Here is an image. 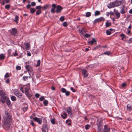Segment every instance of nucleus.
<instances>
[{
	"label": "nucleus",
	"instance_id": "27",
	"mask_svg": "<svg viewBox=\"0 0 132 132\" xmlns=\"http://www.w3.org/2000/svg\"><path fill=\"white\" fill-rule=\"evenodd\" d=\"M25 93L26 95L28 97L30 98L31 97V95L29 93L28 91L25 92Z\"/></svg>",
	"mask_w": 132,
	"mask_h": 132
},
{
	"label": "nucleus",
	"instance_id": "23",
	"mask_svg": "<svg viewBox=\"0 0 132 132\" xmlns=\"http://www.w3.org/2000/svg\"><path fill=\"white\" fill-rule=\"evenodd\" d=\"M125 7L124 6H122L121 7V10H120V13L121 14H123L125 13V10L124 9L125 8Z\"/></svg>",
	"mask_w": 132,
	"mask_h": 132
},
{
	"label": "nucleus",
	"instance_id": "31",
	"mask_svg": "<svg viewBox=\"0 0 132 132\" xmlns=\"http://www.w3.org/2000/svg\"><path fill=\"white\" fill-rule=\"evenodd\" d=\"M30 12L31 13H34L35 11V10L34 8H31L30 10Z\"/></svg>",
	"mask_w": 132,
	"mask_h": 132
},
{
	"label": "nucleus",
	"instance_id": "49",
	"mask_svg": "<svg viewBox=\"0 0 132 132\" xmlns=\"http://www.w3.org/2000/svg\"><path fill=\"white\" fill-rule=\"evenodd\" d=\"M16 69L17 70H20L21 69V67L19 66H17L16 67Z\"/></svg>",
	"mask_w": 132,
	"mask_h": 132
},
{
	"label": "nucleus",
	"instance_id": "44",
	"mask_svg": "<svg viewBox=\"0 0 132 132\" xmlns=\"http://www.w3.org/2000/svg\"><path fill=\"white\" fill-rule=\"evenodd\" d=\"M63 25L65 27H66L67 26L68 24L67 23V22H64L63 23Z\"/></svg>",
	"mask_w": 132,
	"mask_h": 132
},
{
	"label": "nucleus",
	"instance_id": "4",
	"mask_svg": "<svg viewBox=\"0 0 132 132\" xmlns=\"http://www.w3.org/2000/svg\"><path fill=\"white\" fill-rule=\"evenodd\" d=\"M43 132H46L48 130L47 125L45 124H43L42 128Z\"/></svg>",
	"mask_w": 132,
	"mask_h": 132
},
{
	"label": "nucleus",
	"instance_id": "45",
	"mask_svg": "<svg viewBox=\"0 0 132 132\" xmlns=\"http://www.w3.org/2000/svg\"><path fill=\"white\" fill-rule=\"evenodd\" d=\"M60 20L61 21H63L64 20V16H61L60 19Z\"/></svg>",
	"mask_w": 132,
	"mask_h": 132
},
{
	"label": "nucleus",
	"instance_id": "16",
	"mask_svg": "<svg viewBox=\"0 0 132 132\" xmlns=\"http://www.w3.org/2000/svg\"><path fill=\"white\" fill-rule=\"evenodd\" d=\"M115 7L118 6H120L121 4V2L120 1H116L114 2Z\"/></svg>",
	"mask_w": 132,
	"mask_h": 132
},
{
	"label": "nucleus",
	"instance_id": "25",
	"mask_svg": "<svg viewBox=\"0 0 132 132\" xmlns=\"http://www.w3.org/2000/svg\"><path fill=\"white\" fill-rule=\"evenodd\" d=\"M96 42V41L95 39L94 38H93L92 40L89 42H88V43L89 44H90L91 45H92L93 44L94 42Z\"/></svg>",
	"mask_w": 132,
	"mask_h": 132
},
{
	"label": "nucleus",
	"instance_id": "60",
	"mask_svg": "<svg viewBox=\"0 0 132 132\" xmlns=\"http://www.w3.org/2000/svg\"><path fill=\"white\" fill-rule=\"evenodd\" d=\"M27 54L28 56H30L31 55V54L30 53V52L28 51L27 52Z\"/></svg>",
	"mask_w": 132,
	"mask_h": 132
},
{
	"label": "nucleus",
	"instance_id": "41",
	"mask_svg": "<svg viewBox=\"0 0 132 132\" xmlns=\"http://www.w3.org/2000/svg\"><path fill=\"white\" fill-rule=\"evenodd\" d=\"M40 60H38L37 62V64L36 65V67H37L39 66L40 65Z\"/></svg>",
	"mask_w": 132,
	"mask_h": 132
},
{
	"label": "nucleus",
	"instance_id": "7",
	"mask_svg": "<svg viewBox=\"0 0 132 132\" xmlns=\"http://www.w3.org/2000/svg\"><path fill=\"white\" fill-rule=\"evenodd\" d=\"M61 91L63 93H65L66 95L67 96H69L70 95V92L69 91H67L66 89L64 88H62L61 89Z\"/></svg>",
	"mask_w": 132,
	"mask_h": 132
},
{
	"label": "nucleus",
	"instance_id": "26",
	"mask_svg": "<svg viewBox=\"0 0 132 132\" xmlns=\"http://www.w3.org/2000/svg\"><path fill=\"white\" fill-rule=\"evenodd\" d=\"M24 92H27L29 91V90L30 89V86H26L25 88Z\"/></svg>",
	"mask_w": 132,
	"mask_h": 132
},
{
	"label": "nucleus",
	"instance_id": "50",
	"mask_svg": "<svg viewBox=\"0 0 132 132\" xmlns=\"http://www.w3.org/2000/svg\"><path fill=\"white\" fill-rule=\"evenodd\" d=\"M51 122L53 124H55V121L54 119H53L51 120Z\"/></svg>",
	"mask_w": 132,
	"mask_h": 132
},
{
	"label": "nucleus",
	"instance_id": "10",
	"mask_svg": "<svg viewBox=\"0 0 132 132\" xmlns=\"http://www.w3.org/2000/svg\"><path fill=\"white\" fill-rule=\"evenodd\" d=\"M52 8L51 10V12L52 13H54L55 12V9H56V6L55 4H53L52 5Z\"/></svg>",
	"mask_w": 132,
	"mask_h": 132
},
{
	"label": "nucleus",
	"instance_id": "9",
	"mask_svg": "<svg viewBox=\"0 0 132 132\" xmlns=\"http://www.w3.org/2000/svg\"><path fill=\"white\" fill-rule=\"evenodd\" d=\"M33 119L35 121L37 122L39 124H40L42 123V121L41 119L35 117L33 118Z\"/></svg>",
	"mask_w": 132,
	"mask_h": 132
},
{
	"label": "nucleus",
	"instance_id": "35",
	"mask_svg": "<svg viewBox=\"0 0 132 132\" xmlns=\"http://www.w3.org/2000/svg\"><path fill=\"white\" fill-rule=\"evenodd\" d=\"M100 14V12L98 11H96L95 12V16L99 15Z\"/></svg>",
	"mask_w": 132,
	"mask_h": 132
},
{
	"label": "nucleus",
	"instance_id": "64",
	"mask_svg": "<svg viewBox=\"0 0 132 132\" xmlns=\"http://www.w3.org/2000/svg\"><path fill=\"white\" fill-rule=\"evenodd\" d=\"M18 53H17L16 52H15L14 53V54H13V55L14 56H17L18 55Z\"/></svg>",
	"mask_w": 132,
	"mask_h": 132
},
{
	"label": "nucleus",
	"instance_id": "30",
	"mask_svg": "<svg viewBox=\"0 0 132 132\" xmlns=\"http://www.w3.org/2000/svg\"><path fill=\"white\" fill-rule=\"evenodd\" d=\"M11 99L13 101H15L16 100V97L13 96H12L11 97Z\"/></svg>",
	"mask_w": 132,
	"mask_h": 132
},
{
	"label": "nucleus",
	"instance_id": "6",
	"mask_svg": "<svg viewBox=\"0 0 132 132\" xmlns=\"http://www.w3.org/2000/svg\"><path fill=\"white\" fill-rule=\"evenodd\" d=\"M14 93L15 95L17 96L19 98H21L22 96V94L20 93L18 90L14 91Z\"/></svg>",
	"mask_w": 132,
	"mask_h": 132
},
{
	"label": "nucleus",
	"instance_id": "59",
	"mask_svg": "<svg viewBox=\"0 0 132 132\" xmlns=\"http://www.w3.org/2000/svg\"><path fill=\"white\" fill-rule=\"evenodd\" d=\"M5 81L6 83H7V84H8L9 82H10L9 79H6L5 80Z\"/></svg>",
	"mask_w": 132,
	"mask_h": 132
},
{
	"label": "nucleus",
	"instance_id": "21",
	"mask_svg": "<svg viewBox=\"0 0 132 132\" xmlns=\"http://www.w3.org/2000/svg\"><path fill=\"white\" fill-rule=\"evenodd\" d=\"M50 6L49 4H47L44 6L42 7V9L44 10L48 9Z\"/></svg>",
	"mask_w": 132,
	"mask_h": 132
},
{
	"label": "nucleus",
	"instance_id": "22",
	"mask_svg": "<svg viewBox=\"0 0 132 132\" xmlns=\"http://www.w3.org/2000/svg\"><path fill=\"white\" fill-rule=\"evenodd\" d=\"M2 2L1 3V4L3 5H4L6 3H8L9 2V0H2Z\"/></svg>",
	"mask_w": 132,
	"mask_h": 132
},
{
	"label": "nucleus",
	"instance_id": "38",
	"mask_svg": "<svg viewBox=\"0 0 132 132\" xmlns=\"http://www.w3.org/2000/svg\"><path fill=\"white\" fill-rule=\"evenodd\" d=\"M90 127V126L89 125H86L85 126V128L86 130L89 129Z\"/></svg>",
	"mask_w": 132,
	"mask_h": 132
},
{
	"label": "nucleus",
	"instance_id": "47",
	"mask_svg": "<svg viewBox=\"0 0 132 132\" xmlns=\"http://www.w3.org/2000/svg\"><path fill=\"white\" fill-rule=\"evenodd\" d=\"M29 67L30 66L29 65H27L25 67L26 69L28 71H29Z\"/></svg>",
	"mask_w": 132,
	"mask_h": 132
},
{
	"label": "nucleus",
	"instance_id": "13",
	"mask_svg": "<svg viewBox=\"0 0 132 132\" xmlns=\"http://www.w3.org/2000/svg\"><path fill=\"white\" fill-rule=\"evenodd\" d=\"M82 74L84 77H87L88 76L87 71L85 69H83L82 70Z\"/></svg>",
	"mask_w": 132,
	"mask_h": 132
},
{
	"label": "nucleus",
	"instance_id": "3",
	"mask_svg": "<svg viewBox=\"0 0 132 132\" xmlns=\"http://www.w3.org/2000/svg\"><path fill=\"white\" fill-rule=\"evenodd\" d=\"M104 21V19L103 18L100 17L99 18L95 19L93 23L95 24L97 22H100L103 21Z\"/></svg>",
	"mask_w": 132,
	"mask_h": 132
},
{
	"label": "nucleus",
	"instance_id": "55",
	"mask_svg": "<svg viewBox=\"0 0 132 132\" xmlns=\"http://www.w3.org/2000/svg\"><path fill=\"white\" fill-rule=\"evenodd\" d=\"M36 5V3L34 2H32L31 4V5L32 6H34Z\"/></svg>",
	"mask_w": 132,
	"mask_h": 132
},
{
	"label": "nucleus",
	"instance_id": "46",
	"mask_svg": "<svg viewBox=\"0 0 132 132\" xmlns=\"http://www.w3.org/2000/svg\"><path fill=\"white\" fill-rule=\"evenodd\" d=\"M90 35L88 34H86L84 36L86 37H88L90 36Z\"/></svg>",
	"mask_w": 132,
	"mask_h": 132
},
{
	"label": "nucleus",
	"instance_id": "42",
	"mask_svg": "<svg viewBox=\"0 0 132 132\" xmlns=\"http://www.w3.org/2000/svg\"><path fill=\"white\" fill-rule=\"evenodd\" d=\"M106 34L107 35H109L111 34V32L109 30H107L106 31Z\"/></svg>",
	"mask_w": 132,
	"mask_h": 132
},
{
	"label": "nucleus",
	"instance_id": "62",
	"mask_svg": "<svg viewBox=\"0 0 132 132\" xmlns=\"http://www.w3.org/2000/svg\"><path fill=\"white\" fill-rule=\"evenodd\" d=\"M30 7H31V6L29 4H28L27 6V7L28 8V9H29L30 8Z\"/></svg>",
	"mask_w": 132,
	"mask_h": 132
},
{
	"label": "nucleus",
	"instance_id": "61",
	"mask_svg": "<svg viewBox=\"0 0 132 132\" xmlns=\"http://www.w3.org/2000/svg\"><path fill=\"white\" fill-rule=\"evenodd\" d=\"M28 108V107H24L23 108V109L24 111H26L27 110V109Z\"/></svg>",
	"mask_w": 132,
	"mask_h": 132
},
{
	"label": "nucleus",
	"instance_id": "39",
	"mask_svg": "<svg viewBox=\"0 0 132 132\" xmlns=\"http://www.w3.org/2000/svg\"><path fill=\"white\" fill-rule=\"evenodd\" d=\"M5 8L7 10H9L10 8V5L9 4L6 5L5 6Z\"/></svg>",
	"mask_w": 132,
	"mask_h": 132
},
{
	"label": "nucleus",
	"instance_id": "40",
	"mask_svg": "<svg viewBox=\"0 0 132 132\" xmlns=\"http://www.w3.org/2000/svg\"><path fill=\"white\" fill-rule=\"evenodd\" d=\"M18 17L16 15H15V20H14V21L16 23H18Z\"/></svg>",
	"mask_w": 132,
	"mask_h": 132
},
{
	"label": "nucleus",
	"instance_id": "36",
	"mask_svg": "<svg viewBox=\"0 0 132 132\" xmlns=\"http://www.w3.org/2000/svg\"><path fill=\"white\" fill-rule=\"evenodd\" d=\"M43 103L45 106L47 105L48 104V102L47 100H45L43 102Z\"/></svg>",
	"mask_w": 132,
	"mask_h": 132
},
{
	"label": "nucleus",
	"instance_id": "15",
	"mask_svg": "<svg viewBox=\"0 0 132 132\" xmlns=\"http://www.w3.org/2000/svg\"><path fill=\"white\" fill-rule=\"evenodd\" d=\"M108 8L110 9L112 7H115L114 2L110 3L108 5Z\"/></svg>",
	"mask_w": 132,
	"mask_h": 132
},
{
	"label": "nucleus",
	"instance_id": "34",
	"mask_svg": "<svg viewBox=\"0 0 132 132\" xmlns=\"http://www.w3.org/2000/svg\"><path fill=\"white\" fill-rule=\"evenodd\" d=\"M4 56L3 54H2L0 55V60H2L4 58Z\"/></svg>",
	"mask_w": 132,
	"mask_h": 132
},
{
	"label": "nucleus",
	"instance_id": "5",
	"mask_svg": "<svg viewBox=\"0 0 132 132\" xmlns=\"http://www.w3.org/2000/svg\"><path fill=\"white\" fill-rule=\"evenodd\" d=\"M66 111L68 113V116H72V112L71 111V109L70 107H69L66 108Z\"/></svg>",
	"mask_w": 132,
	"mask_h": 132
},
{
	"label": "nucleus",
	"instance_id": "2",
	"mask_svg": "<svg viewBox=\"0 0 132 132\" xmlns=\"http://www.w3.org/2000/svg\"><path fill=\"white\" fill-rule=\"evenodd\" d=\"M110 128L107 125H105L104 126L102 132H110Z\"/></svg>",
	"mask_w": 132,
	"mask_h": 132
},
{
	"label": "nucleus",
	"instance_id": "51",
	"mask_svg": "<svg viewBox=\"0 0 132 132\" xmlns=\"http://www.w3.org/2000/svg\"><path fill=\"white\" fill-rule=\"evenodd\" d=\"M10 77V76L7 73H6L4 76V77L5 78L8 77Z\"/></svg>",
	"mask_w": 132,
	"mask_h": 132
},
{
	"label": "nucleus",
	"instance_id": "37",
	"mask_svg": "<svg viewBox=\"0 0 132 132\" xmlns=\"http://www.w3.org/2000/svg\"><path fill=\"white\" fill-rule=\"evenodd\" d=\"M28 78V77L26 76H24L22 78L23 80L24 81L26 80Z\"/></svg>",
	"mask_w": 132,
	"mask_h": 132
},
{
	"label": "nucleus",
	"instance_id": "56",
	"mask_svg": "<svg viewBox=\"0 0 132 132\" xmlns=\"http://www.w3.org/2000/svg\"><path fill=\"white\" fill-rule=\"evenodd\" d=\"M126 84L125 83H123L122 84L121 86L122 87H124L126 86Z\"/></svg>",
	"mask_w": 132,
	"mask_h": 132
},
{
	"label": "nucleus",
	"instance_id": "43",
	"mask_svg": "<svg viewBox=\"0 0 132 132\" xmlns=\"http://www.w3.org/2000/svg\"><path fill=\"white\" fill-rule=\"evenodd\" d=\"M91 15V13L89 12H87L86 14V16L87 17H89Z\"/></svg>",
	"mask_w": 132,
	"mask_h": 132
},
{
	"label": "nucleus",
	"instance_id": "53",
	"mask_svg": "<svg viewBox=\"0 0 132 132\" xmlns=\"http://www.w3.org/2000/svg\"><path fill=\"white\" fill-rule=\"evenodd\" d=\"M40 95L38 94V93H36L35 95V96L36 97V98H38L40 96Z\"/></svg>",
	"mask_w": 132,
	"mask_h": 132
},
{
	"label": "nucleus",
	"instance_id": "17",
	"mask_svg": "<svg viewBox=\"0 0 132 132\" xmlns=\"http://www.w3.org/2000/svg\"><path fill=\"white\" fill-rule=\"evenodd\" d=\"M114 13L116 16V18L117 19H119L120 16V14L118 12L117 10L115 11V10H114Z\"/></svg>",
	"mask_w": 132,
	"mask_h": 132
},
{
	"label": "nucleus",
	"instance_id": "29",
	"mask_svg": "<svg viewBox=\"0 0 132 132\" xmlns=\"http://www.w3.org/2000/svg\"><path fill=\"white\" fill-rule=\"evenodd\" d=\"M6 103L9 106H10L11 105V102L10 100L8 99L6 100Z\"/></svg>",
	"mask_w": 132,
	"mask_h": 132
},
{
	"label": "nucleus",
	"instance_id": "33",
	"mask_svg": "<svg viewBox=\"0 0 132 132\" xmlns=\"http://www.w3.org/2000/svg\"><path fill=\"white\" fill-rule=\"evenodd\" d=\"M120 36L122 37V38H121L122 40H123L124 38H126V37L125 36V35L123 34H122L120 35Z\"/></svg>",
	"mask_w": 132,
	"mask_h": 132
},
{
	"label": "nucleus",
	"instance_id": "11",
	"mask_svg": "<svg viewBox=\"0 0 132 132\" xmlns=\"http://www.w3.org/2000/svg\"><path fill=\"white\" fill-rule=\"evenodd\" d=\"M127 110L128 111L132 110V105L131 104H129L127 106Z\"/></svg>",
	"mask_w": 132,
	"mask_h": 132
},
{
	"label": "nucleus",
	"instance_id": "12",
	"mask_svg": "<svg viewBox=\"0 0 132 132\" xmlns=\"http://www.w3.org/2000/svg\"><path fill=\"white\" fill-rule=\"evenodd\" d=\"M0 95L2 98L5 99V94L3 91H0Z\"/></svg>",
	"mask_w": 132,
	"mask_h": 132
},
{
	"label": "nucleus",
	"instance_id": "57",
	"mask_svg": "<svg viewBox=\"0 0 132 132\" xmlns=\"http://www.w3.org/2000/svg\"><path fill=\"white\" fill-rule=\"evenodd\" d=\"M31 124L32 125V126H35V124L34 123L33 121L32 120L31 121Z\"/></svg>",
	"mask_w": 132,
	"mask_h": 132
},
{
	"label": "nucleus",
	"instance_id": "28",
	"mask_svg": "<svg viewBox=\"0 0 132 132\" xmlns=\"http://www.w3.org/2000/svg\"><path fill=\"white\" fill-rule=\"evenodd\" d=\"M63 114L64 116H63L62 115H61V116L63 119H65L67 117V115L65 112H63Z\"/></svg>",
	"mask_w": 132,
	"mask_h": 132
},
{
	"label": "nucleus",
	"instance_id": "32",
	"mask_svg": "<svg viewBox=\"0 0 132 132\" xmlns=\"http://www.w3.org/2000/svg\"><path fill=\"white\" fill-rule=\"evenodd\" d=\"M41 10H39L36 11V14L37 15H39L41 13Z\"/></svg>",
	"mask_w": 132,
	"mask_h": 132
},
{
	"label": "nucleus",
	"instance_id": "54",
	"mask_svg": "<svg viewBox=\"0 0 132 132\" xmlns=\"http://www.w3.org/2000/svg\"><path fill=\"white\" fill-rule=\"evenodd\" d=\"M104 54H106V55H109V54H110V52H109V51H107L106 52H105L104 53Z\"/></svg>",
	"mask_w": 132,
	"mask_h": 132
},
{
	"label": "nucleus",
	"instance_id": "58",
	"mask_svg": "<svg viewBox=\"0 0 132 132\" xmlns=\"http://www.w3.org/2000/svg\"><path fill=\"white\" fill-rule=\"evenodd\" d=\"M71 90L73 92H75V90L73 89V88L72 87H71L70 88Z\"/></svg>",
	"mask_w": 132,
	"mask_h": 132
},
{
	"label": "nucleus",
	"instance_id": "1",
	"mask_svg": "<svg viewBox=\"0 0 132 132\" xmlns=\"http://www.w3.org/2000/svg\"><path fill=\"white\" fill-rule=\"evenodd\" d=\"M3 119L4 125L7 128H9L10 124L12 123L11 117L9 113L6 112L5 116L3 117Z\"/></svg>",
	"mask_w": 132,
	"mask_h": 132
},
{
	"label": "nucleus",
	"instance_id": "8",
	"mask_svg": "<svg viewBox=\"0 0 132 132\" xmlns=\"http://www.w3.org/2000/svg\"><path fill=\"white\" fill-rule=\"evenodd\" d=\"M17 33V30L15 28H13L12 29V31L11 32V35L14 36H15Z\"/></svg>",
	"mask_w": 132,
	"mask_h": 132
},
{
	"label": "nucleus",
	"instance_id": "52",
	"mask_svg": "<svg viewBox=\"0 0 132 132\" xmlns=\"http://www.w3.org/2000/svg\"><path fill=\"white\" fill-rule=\"evenodd\" d=\"M42 8L40 6H38L36 7V9H40Z\"/></svg>",
	"mask_w": 132,
	"mask_h": 132
},
{
	"label": "nucleus",
	"instance_id": "14",
	"mask_svg": "<svg viewBox=\"0 0 132 132\" xmlns=\"http://www.w3.org/2000/svg\"><path fill=\"white\" fill-rule=\"evenodd\" d=\"M56 11L57 13L60 12H61V10L62 9V7L60 5H58L56 7Z\"/></svg>",
	"mask_w": 132,
	"mask_h": 132
},
{
	"label": "nucleus",
	"instance_id": "19",
	"mask_svg": "<svg viewBox=\"0 0 132 132\" xmlns=\"http://www.w3.org/2000/svg\"><path fill=\"white\" fill-rule=\"evenodd\" d=\"M102 128V126L100 124H99L98 126V132H102V130H101V129Z\"/></svg>",
	"mask_w": 132,
	"mask_h": 132
},
{
	"label": "nucleus",
	"instance_id": "20",
	"mask_svg": "<svg viewBox=\"0 0 132 132\" xmlns=\"http://www.w3.org/2000/svg\"><path fill=\"white\" fill-rule=\"evenodd\" d=\"M26 48L27 50H29L30 48V45L28 43H26L25 44Z\"/></svg>",
	"mask_w": 132,
	"mask_h": 132
},
{
	"label": "nucleus",
	"instance_id": "63",
	"mask_svg": "<svg viewBox=\"0 0 132 132\" xmlns=\"http://www.w3.org/2000/svg\"><path fill=\"white\" fill-rule=\"evenodd\" d=\"M100 47V45H98V46H96V47H94V48H93V50H96V49H97V48L98 47Z\"/></svg>",
	"mask_w": 132,
	"mask_h": 132
},
{
	"label": "nucleus",
	"instance_id": "48",
	"mask_svg": "<svg viewBox=\"0 0 132 132\" xmlns=\"http://www.w3.org/2000/svg\"><path fill=\"white\" fill-rule=\"evenodd\" d=\"M45 99V98L44 96H42L41 97H40L39 99V100L40 101H42L44 100Z\"/></svg>",
	"mask_w": 132,
	"mask_h": 132
},
{
	"label": "nucleus",
	"instance_id": "18",
	"mask_svg": "<svg viewBox=\"0 0 132 132\" xmlns=\"http://www.w3.org/2000/svg\"><path fill=\"white\" fill-rule=\"evenodd\" d=\"M79 32L82 35H84V34L85 33V30L83 28H81L80 29H79Z\"/></svg>",
	"mask_w": 132,
	"mask_h": 132
},
{
	"label": "nucleus",
	"instance_id": "24",
	"mask_svg": "<svg viewBox=\"0 0 132 132\" xmlns=\"http://www.w3.org/2000/svg\"><path fill=\"white\" fill-rule=\"evenodd\" d=\"M111 24V23L110 22H109L108 21H107L106 23L105 26L106 27H109Z\"/></svg>",
	"mask_w": 132,
	"mask_h": 132
}]
</instances>
